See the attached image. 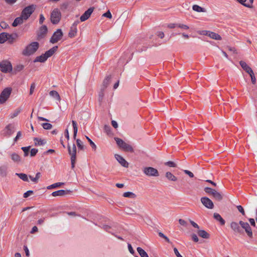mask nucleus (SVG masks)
Returning a JSON list of instances; mask_svg holds the SVG:
<instances>
[{
    "mask_svg": "<svg viewBox=\"0 0 257 257\" xmlns=\"http://www.w3.org/2000/svg\"><path fill=\"white\" fill-rule=\"evenodd\" d=\"M102 17H106L108 19H111L112 18V15L110 11H108L107 12L102 15Z\"/></svg>",
    "mask_w": 257,
    "mask_h": 257,
    "instance_id": "5fc2aeb1",
    "label": "nucleus"
},
{
    "mask_svg": "<svg viewBox=\"0 0 257 257\" xmlns=\"http://www.w3.org/2000/svg\"><path fill=\"white\" fill-rule=\"evenodd\" d=\"M213 217L217 221H218L220 222L221 225H224L225 224V220L222 218L219 214L217 213H214L213 214Z\"/></svg>",
    "mask_w": 257,
    "mask_h": 257,
    "instance_id": "393cba45",
    "label": "nucleus"
},
{
    "mask_svg": "<svg viewBox=\"0 0 257 257\" xmlns=\"http://www.w3.org/2000/svg\"><path fill=\"white\" fill-rule=\"evenodd\" d=\"M38 153V150L36 149H32L30 152V155L31 157L35 156Z\"/></svg>",
    "mask_w": 257,
    "mask_h": 257,
    "instance_id": "13d9d810",
    "label": "nucleus"
},
{
    "mask_svg": "<svg viewBox=\"0 0 257 257\" xmlns=\"http://www.w3.org/2000/svg\"><path fill=\"white\" fill-rule=\"evenodd\" d=\"M239 64L242 68L249 75L253 73L252 69L243 61H240Z\"/></svg>",
    "mask_w": 257,
    "mask_h": 257,
    "instance_id": "dca6fc26",
    "label": "nucleus"
},
{
    "mask_svg": "<svg viewBox=\"0 0 257 257\" xmlns=\"http://www.w3.org/2000/svg\"><path fill=\"white\" fill-rule=\"evenodd\" d=\"M33 194V191L32 190H29L28 191H27L26 192H25L24 195H23V197L24 198H27L29 196H30L31 195Z\"/></svg>",
    "mask_w": 257,
    "mask_h": 257,
    "instance_id": "864d4df0",
    "label": "nucleus"
},
{
    "mask_svg": "<svg viewBox=\"0 0 257 257\" xmlns=\"http://www.w3.org/2000/svg\"><path fill=\"white\" fill-rule=\"evenodd\" d=\"M237 208L238 210L243 215H244L245 214L244 210L243 208V207L241 205H238L237 206Z\"/></svg>",
    "mask_w": 257,
    "mask_h": 257,
    "instance_id": "052dcab7",
    "label": "nucleus"
},
{
    "mask_svg": "<svg viewBox=\"0 0 257 257\" xmlns=\"http://www.w3.org/2000/svg\"><path fill=\"white\" fill-rule=\"evenodd\" d=\"M110 79H111L110 76H107L104 79V80L103 81V83H102V88H101L102 90H104L108 86V85H109V84L110 83Z\"/></svg>",
    "mask_w": 257,
    "mask_h": 257,
    "instance_id": "bb28decb",
    "label": "nucleus"
},
{
    "mask_svg": "<svg viewBox=\"0 0 257 257\" xmlns=\"http://www.w3.org/2000/svg\"><path fill=\"white\" fill-rule=\"evenodd\" d=\"M123 196L124 197L135 198L136 197V195L131 192H126L123 194Z\"/></svg>",
    "mask_w": 257,
    "mask_h": 257,
    "instance_id": "58836bf2",
    "label": "nucleus"
},
{
    "mask_svg": "<svg viewBox=\"0 0 257 257\" xmlns=\"http://www.w3.org/2000/svg\"><path fill=\"white\" fill-rule=\"evenodd\" d=\"M47 60V58L46 56H45V54H43L37 57L34 60V62H41L44 63Z\"/></svg>",
    "mask_w": 257,
    "mask_h": 257,
    "instance_id": "a878e982",
    "label": "nucleus"
},
{
    "mask_svg": "<svg viewBox=\"0 0 257 257\" xmlns=\"http://www.w3.org/2000/svg\"><path fill=\"white\" fill-rule=\"evenodd\" d=\"M201 34L208 36L210 38L216 40H221V37L218 34L215 33L213 32L208 31H202Z\"/></svg>",
    "mask_w": 257,
    "mask_h": 257,
    "instance_id": "ddd939ff",
    "label": "nucleus"
},
{
    "mask_svg": "<svg viewBox=\"0 0 257 257\" xmlns=\"http://www.w3.org/2000/svg\"><path fill=\"white\" fill-rule=\"evenodd\" d=\"M61 18V14L58 9H55L51 14V21L53 24H58Z\"/></svg>",
    "mask_w": 257,
    "mask_h": 257,
    "instance_id": "0eeeda50",
    "label": "nucleus"
},
{
    "mask_svg": "<svg viewBox=\"0 0 257 257\" xmlns=\"http://www.w3.org/2000/svg\"><path fill=\"white\" fill-rule=\"evenodd\" d=\"M24 68V66L23 64H18L15 67L13 71L14 74H16L18 72L22 71Z\"/></svg>",
    "mask_w": 257,
    "mask_h": 257,
    "instance_id": "7c9ffc66",
    "label": "nucleus"
},
{
    "mask_svg": "<svg viewBox=\"0 0 257 257\" xmlns=\"http://www.w3.org/2000/svg\"><path fill=\"white\" fill-rule=\"evenodd\" d=\"M165 176L169 180L176 181L177 180V177L170 172H166Z\"/></svg>",
    "mask_w": 257,
    "mask_h": 257,
    "instance_id": "2f4dec72",
    "label": "nucleus"
},
{
    "mask_svg": "<svg viewBox=\"0 0 257 257\" xmlns=\"http://www.w3.org/2000/svg\"><path fill=\"white\" fill-rule=\"evenodd\" d=\"M21 179L25 182H29L28 177L27 174L24 173H16Z\"/></svg>",
    "mask_w": 257,
    "mask_h": 257,
    "instance_id": "f704fd0d",
    "label": "nucleus"
},
{
    "mask_svg": "<svg viewBox=\"0 0 257 257\" xmlns=\"http://www.w3.org/2000/svg\"><path fill=\"white\" fill-rule=\"evenodd\" d=\"M137 249L141 257H149L147 253L141 247H138Z\"/></svg>",
    "mask_w": 257,
    "mask_h": 257,
    "instance_id": "c9c22d12",
    "label": "nucleus"
},
{
    "mask_svg": "<svg viewBox=\"0 0 257 257\" xmlns=\"http://www.w3.org/2000/svg\"><path fill=\"white\" fill-rule=\"evenodd\" d=\"M48 32L47 27L45 25H43L41 27L38 32L37 35L39 38H43L47 34Z\"/></svg>",
    "mask_w": 257,
    "mask_h": 257,
    "instance_id": "f3484780",
    "label": "nucleus"
},
{
    "mask_svg": "<svg viewBox=\"0 0 257 257\" xmlns=\"http://www.w3.org/2000/svg\"><path fill=\"white\" fill-rule=\"evenodd\" d=\"M12 160L15 162H19L21 161L20 156L16 153H12L11 155Z\"/></svg>",
    "mask_w": 257,
    "mask_h": 257,
    "instance_id": "e433bc0d",
    "label": "nucleus"
},
{
    "mask_svg": "<svg viewBox=\"0 0 257 257\" xmlns=\"http://www.w3.org/2000/svg\"><path fill=\"white\" fill-rule=\"evenodd\" d=\"M190 222L191 223V224L195 228H197L198 229H199V227L198 226V225L195 223L194 221H192V220H190Z\"/></svg>",
    "mask_w": 257,
    "mask_h": 257,
    "instance_id": "338daca9",
    "label": "nucleus"
},
{
    "mask_svg": "<svg viewBox=\"0 0 257 257\" xmlns=\"http://www.w3.org/2000/svg\"><path fill=\"white\" fill-rule=\"evenodd\" d=\"M22 137V133L19 131L17 133V136L14 139V142H17V141Z\"/></svg>",
    "mask_w": 257,
    "mask_h": 257,
    "instance_id": "bf43d9fd",
    "label": "nucleus"
},
{
    "mask_svg": "<svg viewBox=\"0 0 257 257\" xmlns=\"http://www.w3.org/2000/svg\"><path fill=\"white\" fill-rule=\"evenodd\" d=\"M36 8V6L35 5H31L25 8L21 13V15L23 17L27 20L33 13L35 11Z\"/></svg>",
    "mask_w": 257,
    "mask_h": 257,
    "instance_id": "7ed1b4c3",
    "label": "nucleus"
},
{
    "mask_svg": "<svg viewBox=\"0 0 257 257\" xmlns=\"http://www.w3.org/2000/svg\"><path fill=\"white\" fill-rule=\"evenodd\" d=\"M35 87H36V85H35V83H33L31 85L30 90V95H32L33 93L34 89L35 88Z\"/></svg>",
    "mask_w": 257,
    "mask_h": 257,
    "instance_id": "4d7b16f0",
    "label": "nucleus"
},
{
    "mask_svg": "<svg viewBox=\"0 0 257 257\" xmlns=\"http://www.w3.org/2000/svg\"><path fill=\"white\" fill-rule=\"evenodd\" d=\"M39 47V44L37 42H34L26 46L23 50L22 54L24 56H30L37 51Z\"/></svg>",
    "mask_w": 257,
    "mask_h": 257,
    "instance_id": "f257e3e1",
    "label": "nucleus"
},
{
    "mask_svg": "<svg viewBox=\"0 0 257 257\" xmlns=\"http://www.w3.org/2000/svg\"><path fill=\"white\" fill-rule=\"evenodd\" d=\"M230 227L235 233L241 234L243 232L239 222L237 223L235 221H232L230 224Z\"/></svg>",
    "mask_w": 257,
    "mask_h": 257,
    "instance_id": "f8f14e48",
    "label": "nucleus"
},
{
    "mask_svg": "<svg viewBox=\"0 0 257 257\" xmlns=\"http://www.w3.org/2000/svg\"><path fill=\"white\" fill-rule=\"evenodd\" d=\"M7 167L5 166L0 167V175L2 176H5L7 175Z\"/></svg>",
    "mask_w": 257,
    "mask_h": 257,
    "instance_id": "79ce46f5",
    "label": "nucleus"
},
{
    "mask_svg": "<svg viewBox=\"0 0 257 257\" xmlns=\"http://www.w3.org/2000/svg\"><path fill=\"white\" fill-rule=\"evenodd\" d=\"M58 49V46H55L49 49V50L47 51L44 54L45 56H46L47 58L51 57L57 50Z\"/></svg>",
    "mask_w": 257,
    "mask_h": 257,
    "instance_id": "412c9836",
    "label": "nucleus"
},
{
    "mask_svg": "<svg viewBox=\"0 0 257 257\" xmlns=\"http://www.w3.org/2000/svg\"><path fill=\"white\" fill-rule=\"evenodd\" d=\"M30 148V146L29 147H24L22 148V150L24 152V156H27L28 155L29 151Z\"/></svg>",
    "mask_w": 257,
    "mask_h": 257,
    "instance_id": "de8ad7c7",
    "label": "nucleus"
},
{
    "mask_svg": "<svg viewBox=\"0 0 257 257\" xmlns=\"http://www.w3.org/2000/svg\"><path fill=\"white\" fill-rule=\"evenodd\" d=\"M253 2V0H248V1H247L246 2V4L245 5H244V7L249 8H252Z\"/></svg>",
    "mask_w": 257,
    "mask_h": 257,
    "instance_id": "603ef678",
    "label": "nucleus"
},
{
    "mask_svg": "<svg viewBox=\"0 0 257 257\" xmlns=\"http://www.w3.org/2000/svg\"><path fill=\"white\" fill-rule=\"evenodd\" d=\"M192 9L194 11L197 12H205L206 11L204 8L196 5H194L192 7Z\"/></svg>",
    "mask_w": 257,
    "mask_h": 257,
    "instance_id": "4c0bfd02",
    "label": "nucleus"
},
{
    "mask_svg": "<svg viewBox=\"0 0 257 257\" xmlns=\"http://www.w3.org/2000/svg\"><path fill=\"white\" fill-rule=\"evenodd\" d=\"M214 189H213L209 187H205L204 188V191L205 192V193L211 195H212V192H214Z\"/></svg>",
    "mask_w": 257,
    "mask_h": 257,
    "instance_id": "09e8293b",
    "label": "nucleus"
},
{
    "mask_svg": "<svg viewBox=\"0 0 257 257\" xmlns=\"http://www.w3.org/2000/svg\"><path fill=\"white\" fill-rule=\"evenodd\" d=\"M76 144H77V147H78V148L79 149H80V150H83V149L84 146L83 145L82 142L80 140L77 139L76 140Z\"/></svg>",
    "mask_w": 257,
    "mask_h": 257,
    "instance_id": "a18cd8bd",
    "label": "nucleus"
},
{
    "mask_svg": "<svg viewBox=\"0 0 257 257\" xmlns=\"http://www.w3.org/2000/svg\"><path fill=\"white\" fill-rule=\"evenodd\" d=\"M63 184H64V183L58 182V183H56L53 184H52V185H51L50 186H48L47 187V188L48 189H53V188H55L60 187V186H61V185H62Z\"/></svg>",
    "mask_w": 257,
    "mask_h": 257,
    "instance_id": "ea45409f",
    "label": "nucleus"
},
{
    "mask_svg": "<svg viewBox=\"0 0 257 257\" xmlns=\"http://www.w3.org/2000/svg\"><path fill=\"white\" fill-rule=\"evenodd\" d=\"M184 172L186 174L188 175L190 178H193L194 177V174H193V173H192L189 170H184Z\"/></svg>",
    "mask_w": 257,
    "mask_h": 257,
    "instance_id": "680f3d73",
    "label": "nucleus"
},
{
    "mask_svg": "<svg viewBox=\"0 0 257 257\" xmlns=\"http://www.w3.org/2000/svg\"><path fill=\"white\" fill-rule=\"evenodd\" d=\"M21 109L20 108H19L15 110V111L13 113L11 114V117L12 118H14L15 117H16L21 112Z\"/></svg>",
    "mask_w": 257,
    "mask_h": 257,
    "instance_id": "49530a36",
    "label": "nucleus"
},
{
    "mask_svg": "<svg viewBox=\"0 0 257 257\" xmlns=\"http://www.w3.org/2000/svg\"><path fill=\"white\" fill-rule=\"evenodd\" d=\"M25 21H26V20L21 15L20 17H17L15 19L12 24V26L13 27H17L19 25L23 24Z\"/></svg>",
    "mask_w": 257,
    "mask_h": 257,
    "instance_id": "aec40b11",
    "label": "nucleus"
},
{
    "mask_svg": "<svg viewBox=\"0 0 257 257\" xmlns=\"http://www.w3.org/2000/svg\"><path fill=\"white\" fill-rule=\"evenodd\" d=\"M18 37V35L17 34H9L8 36V39L7 41H8V43L9 44H13L15 40H16L17 38Z\"/></svg>",
    "mask_w": 257,
    "mask_h": 257,
    "instance_id": "cd10ccee",
    "label": "nucleus"
},
{
    "mask_svg": "<svg viewBox=\"0 0 257 257\" xmlns=\"http://www.w3.org/2000/svg\"><path fill=\"white\" fill-rule=\"evenodd\" d=\"M239 224L241 227V229H244L246 233L247 236L249 238H252L253 233L251 227L247 222H245L242 221H239Z\"/></svg>",
    "mask_w": 257,
    "mask_h": 257,
    "instance_id": "9b49d317",
    "label": "nucleus"
},
{
    "mask_svg": "<svg viewBox=\"0 0 257 257\" xmlns=\"http://www.w3.org/2000/svg\"><path fill=\"white\" fill-rule=\"evenodd\" d=\"M165 165L168 166L170 167H176V164L172 161H168L165 163Z\"/></svg>",
    "mask_w": 257,
    "mask_h": 257,
    "instance_id": "8fccbe9b",
    "label": "nucleus"
},
{
    "mask_svg": "<svg viewBox=\"0 0 257 257\" xmlns=\"http://www.w3.org/2000/svg\"><path fill=\"white\" fill-rule=\"evenodd\" d=\"M201 202L203 205L208 209H212L214 207L213 202L207 197H202L201 198Z\"/></svg>",
    "mask_w": 257,
    "mask_h": 257,
    "instance_id": "4468645a",
    "label": "nucleus"
},
{
    "mask_svg": "<svg viewBox=\"0 0 257 257\" xmlns=\"http://www.w3.org/2000/svg\"><path fill=\"white\" fill-rule=\"evenodd\" d=\"M114 157L116 160L121 164V166L125 168L128 167V163L122 157L118 154L115 155Z\"/></svg>",
    "mask_w": 257,
    "mask_h": 257,
    "instance_id": "a211bd4d",
    "label": "nucleus"
},
{
    "mask_svg": "<svg viewBox=\"0 0 257 257\" xmlns=\"http://www.w3.org/2000/svg\"><path fill=\"white\" fill-rule=\"evenodd\" d=\"M212 196L214 199L218 201L222 200L223 199V195L216 190L212 192Z\"/></svg>",
    "mask_w": 257,
    "mask_h": 257,
    "instance_id": "4be33fe9",
    "label": "nucleus"
},
{
    "mask_svg": "<svg viewBox=\"0 0 257 257\" xmlns=\"http://www.w3.org/2000/svg\"><path fill=\"white\" fill-rule=\"evenodd\" d=\"M191 237H192V240L194 241H195L196 242L198 241L199 239H198V238L196 234H194V233L192 234L191 235Z\"/></svg>",
    "mask_w": 257,
    "mask_h": 257,
    "instance_id": "0e129e2a",
    "label": "nucleus"
},
{
    "mask_svg": "<svg viewBox=\"0 0 257 257\" xmlns=\"http://www.w3.org/2000/svg\"><path fill=\"white\" fill-rule=\"evenodd\" d=\"M72 123L73 127V139L75 140L77 136V133L78 132V127L77 125V123L75 121L72 120Z\"/></svg>",
    "mask_w": 257,
    "mask_h": 257,
    "instance_id": "473e14b6",
    "label": "nucleus"
},
{
    "mask_svg": "<svg viewBox=\"0 0 257 257\" xmlns=\"http://www.w3.org/2000/svg\"><path fill=\"white\" fill-rule=\"evenodd\" d=\"M9 33H2L0 34V43L3 44L7 41Z\"/></svg>",
    "mask_w": 257,
    "mask_h": 257,
    "instance_id": "c756f323",
    "label": "nucleus"
},
{
    "mask_svg": "<svg viewBox=\"0 0 257 257\" xmlns=\"http://www.w3.org/2000/svg\"><path fill=\"white\" fill-rule=\"evenodd\" d=\"M249 75L250 76L252 84H255V82H256V79H255V77L254 76V73H253L252 74H250Z\"/></svg>",
    "mask_w": 257,
    "mask_h": 257,
    "instance_id": "e2e57ef3",
    "label": "nucleus"
},
{
    "mask_svg": "<svg viewBox=\"0 0 257 257\" xmlns=\"http://www.w3.org/2000/svg\"><path fill=\"white\" fill-rule=\"evenodd\" d=\"M128 249L130 252L131 254H134L135 251L133 249V247L132 246L131 244L130 243H128Z\"/></svg>",
    "mask_w": 257,
    "mask_h": 257,
    "instance_id": "69168bd1",
    "label": "nucleus"
},
{
    "mask_svg": "<svg viewBox=\"0 0 257 257\" xmlns=\"http://www.w3.org/2000/svg\"><path fill=\"white\" fill-rule=\"evenodd\" d=\"M114 140L118 147L125 152L133 153V148L129 144L124 142L122 140L118 138H115Z\"/></svg>",
    "mask_w": 257,
    "mask_h": 257,
    "instance_id": "f03ea898",
    "label": "nucleus"
},
{
    "mask_svg": "<svg viewBox=\"0 0 257 257\" xmlns=\"http://www.w3.org/2000/svg\"><path fill=\"white\" fill-rule=\"evenodd\" d=\"M177 27L184 30H187L189 28L187 25L182 24H177Z\"/></svg>",
    "mask_w": 257,
    "mask_h": 257,
    "instance_id": "3c124183",
    "label": "nucleus"
},
{
    "mask_svg": "<svg viewBox=\"0 0 257 257\" xmlns=\"http://www.w3.org/2000/svg\"><path fill=\"white\" fill-rule=\"evenodd\" d=\"M13 70V66L10 61L7 60H3L0 62V70L3 73L10 72Z\"/></svg>",
    "mask_w": 257,
    "mask_h": 257,
    "instance_id": "39448f33",
    "label": "nucleus"
},
{
    "mask_svg": "<svg viewBox=\"0 0 257 257\" xmlns=\"http://www.w3.org/2000/svg\"><path fill=\"white\" fill-rule=\"evenodd\" d=\"M49 94L51 96L53 97L56 100L60 101V96L59 93L55 90H52L50 92Z\"/></svg>",
    "mask_w": 257,
    "mask_h": 257,
    "instance_id": "72a5a7b5",
    "label": "nucleus"
},
{
    "mask_svg": "<svg viewBox=\"0 0 257 257\" xmlns=\"http://www.w3.org/2000/svg\"><path fill=\"white\" fill-rule=\"evenodd\" d=\"M198 235L203 238H208L209 237V234L204 230L198 229L196 231Z\"/></svg>",
    "mask_w": 257,
    "mask_h": 257,
    "instance_id": "5701e85b",
    "label": "nucleus"
},
{
    "mask_svg": "<svg viewBox=\"0 0 257 257\" xmlns=\"http://www.w3.org/2000/svg\"><path fill=\"white\" fill-rule=\"evenodd\" d=\"M68 150L69 154L71 156V167L72 169H73L75 167V164L76 159V147L75 145L73 144L72 148L69 145H68Z\"/></svg>",
    "mask_w": 257,
    "mask_h": 257,
    "instance_id": "20e7f679",
    "label": "nucleus"
},
{
    "mask_svg": "<svg viewBox=\"0 0 257 257\" xmlns=\"http://www.w3.org/2000/svg\"><path fill=\"white\" fill-rule=\"evenodd\" d=\"M42 125L45 130H50L52 127V125L49 123H43Z\"/></svg>",
    "mask_w": 257,
    "mask_h": 257,
    "instance_id": "c03bdc74",
    "label": "nucleus"
},
{
    "mask_svg": "<svg viewBox=\"0 0 257 257\" xmlns=\"http://www.w3.org/2000/svg\"><path fill=\"white\" fill-rule=\"evenodd\" d=\"M174 253L175 254V255L177 256V257H183L180 254V253L179 252L178 249H177V248L176 247H174Z\"/></svg>",
    "mask_w": 257,
    "mask_h": 257,
    "instance_id": "774afa93",
    "label": "nucleus"
},
{
    "mask_svg": "<svg viewBox=\"0 0 257 257\" xmlns=\"http://www.w3.org/2000/svg\"><path fill=\"white\" fill-rule=\"evenodd\" d=\"M69 192H70V191H69V190H59L53 192L52 193V195L54 197L63 196L67 194Z\"/></svg>",
    "mask_w": 257,
    "mask_h": 257,
    "instance_id": "6ab92c4d",
    "label": "nucleus"
},
{
    "mask_svg": "<svg viewBox=\"0 0 257 257\" xmlns=\"http://www.w3.org/2000/svg\"><path fill=\"white\" fill-rule=\"evenodd\" d=\"M12 89L11 87L5 88L0 94V104L4 103L10 97Z\"/></svg>",
    "mask_w": 257,
    "mask_h": 257,
    "instance_id": "423d86ee",
    "label": "nucleus"
},
{
    "mask_svg": "<svg viewBox=\"0 0 257 257\" xmlns=\"http://www.w3.org/2000/svg\"><path fill=\"white\" fill-rule=\"evenodd\" d=\"M15 131V126L12 124H9L3 130L2 135L4 137H10Z\"/></svg>",
    "mask_w": 257,
    "mask_h": 257,
    "instance_id": "9d476101",
    "label": "nucleus"
},
{
    "mask_svg": "<svg viewBox=\"0 0 257 257\" xmlns=\"http://www.w3.org/2000/svg\"><path fill=\"white\" fill-rule=\"evenodd\" d=\"M34 141L35 146H43L46 143L45 140L38 138H35L34 139Z\"/></svg>",
    "mask_w": 257,
    "mask_h": 257,
    "instance_id": "b1692460",
    "label": "nucleus"
},
{
    "mask_svg": "<svg viewBox=\"0 0 257 257\" xmlns=\"http://www.w3.org/2000/svg\"><path fill=\"white\" fill-rule=\"evenodd\" d=\"M63 34L61 29H57L55 31L50 40V42L52 44H55L60 41L63 37Z\"/></svg>",
    "mask_w": 257,
    "mask_h": 257,
    "instance_id": "1a4fd4ad",
    "label": "nucleus"
},
{
    "mask_svg": "<svg viewBox=\"0 0 257 257\" xmlns=\"http://www.w3.org/2000/svg\"><path fill=\"white\" fill-rule=\"evenodd\" d=\"M41 177V173L40 172L37 173L35 177H33L31 176H29V178L30 179L35 183H37L38 182V180Z\"/></svg>",
    "mask_w": 257,
    "mask_h": 257,
    "instance_id": "a19ab883",
    "label": "nucleus"
},
{
    "mask_svg": "<svg viewBox=\"0 0 257 257\" xmlns=\"http://www.w3.org/2000/svg\"><path fill=\"white\" fill-rule=\"evenodd\" d=\"M94 10V7L89 8L80 17V20L81 22H84L89 18L91 15Z\"/></svg>",
    "mask_w": 257,
    "mask_h": 257,
    "instance_id": "2eb2a0df",
    "label": "nucleus"
},
{
    "mask_svg": "<svg viewBox=\"0 0 257 257\" xmlns=\"http://www.w3.org/2000/svg\"><path fill=\"white\" fill-rule=\"evenodd\" d=\"M86 138L88 140V141L89 142L90 145L91 147H92V148L95 151L96 149V145L93 142H92V141L88 137L86 136Z\"/></svg>",
    "mask_w": 257,
    "mask_h": 257,
    "instance_id": "37998d69",
    "label": "nucleus"
},
{
    "mask_svg": "<svg viewBox=\"0 0 257 257\" xmlns=\"http://www.w3.org/2000/svg\"><path fill=\"white\" fill-rule=\"evenodd\" d=\"M77 32V27H71L70 28V30L69 31V32L68 33V36L70 38H73L76 36Z\"/></svg>",
    "mask_w": 257,
    "mask_h": 257,
    "instance_id": "c85d7f7f",
    "label": "nucleus"
},
{
    "mask_svg": "<svg viewBox=\"0 0 257 257\" xmlns=\"http://www.w3.org/2000/svg\"><path fill=\"white\" fill-rule=\"evenodd\" d=\"M68 7V3H64L61 5L60 6V9L62 10H65L67 9Z\"/></svg>",
    "mask_w": 257,
    "mask_h": 257,
    "instance_id": "6e6d98bb",
    "label": "nucleus"
},
{
    "mask_svg": "<svg viewBox=\"0 0 257 257\" xmlns=\"http://www.w3.org/2000/svg\"><path fill=\"white\" fill-rule=\"evenodd\" d=\"M143 173L149 177H158L159 175L158 170L151 167H146L143 168Z\"/></svg>",
    "mask_w": 257,
    "mask_h": 257,
    "instance_id": "6e6552de",
    "label": "nucleus"
}]
</instances>
